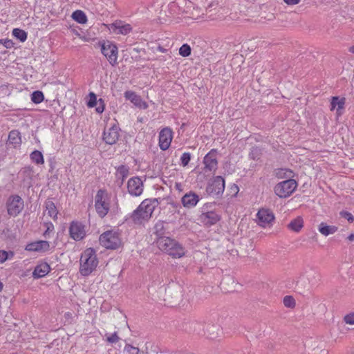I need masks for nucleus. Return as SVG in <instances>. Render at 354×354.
Instances as JSON below:
<instances>
[{
	"instance_id": "nucleus-1",
	"label": "nucleus",
	"mask_w": 354,
	"mask_h": 354,
	"mask_svg": "<svg viewBox=\"0 0 354 354\" xmlns=\"http://www.w3.org/2000/svg\"><path fill=\"white\" fill-rule=\"evenodd\" d=\"M156 198H147L144 200L138 207L131 214L130 218L135 224H142L148 221L158 206Z\"/></svg>"
},
{
	"instance_id": "nucleus-2",
	"label": "nucleus",
	"mask_w": 354,
	"mask_h": 354,
	"mask_svg": "<svg viewBox=\"0 0 354 354\" xmlns=\"http://www.w3.org/2000/svg\"><path fill=\"white\" fill-rule=\"evenodd\" d=\"M96 252L93 248H86L82 254L80 259V272L86 277L91 274L98 265Z\"/></svg>"
},
{
	"instance_id": "nucleus-3",
	"label": "nucleus",
	"mask_w": 354,
	"mask_h": 354,
	"mask_svg": "<svg viewBox=\"0 0 354 354\" xmlns=\"http://www.w3.org/2000/svg\"><path fill=\"white\" fill-rule=\"evenodd\" d=\"M158 248L173 258H181L185 254V248L176 240L169 236L156 239Z\"/></svg>"
},
{
	"instance_id": "nucleus-4",
	"label": "nucleus",
	"mask_w": 354,
	"mask_h": 354,
	"mask_svg": "<svg viewBox=\"0 0 354 354\" xmlns=\"http://www.w3.org/2000/svg\"><path fill=\"white\" fill-rule=\"evenodd\" d=\"M120 235V233L117 231H106L100 236V243L106 249L115 250L122 245V240Z\"/></svg>"
},
{
	"instance_id": "nucleus-5",
	"label": "nucleus",
	"mask_w": 354,
	"mask_h": 354,
	"mask_svg": "<svg viewBox=\"0 0 354 354\" xmlns=\"http://www.w3.org/2000/svg\"><path fill=\"white\" fill-rule=\"evenodd\" d=\"M108 194L105 189H99L95 196V209L97 215L103 218L109 212L110 205L107 202Z\"/></svg>"
},
{
	"instance_id": "nucleus-6",
	"label": "nucleus",
	"mask_w": 354,
	"mask_h": 354,
	"mask_svg": "<svg viewBox=\"0 0 354 354\" xmlns=\"http://www.w3.org/2000/svg\"><path fill=\"white\" fill-rule=\"evenodd\" d=\"M8 214L10 216H17L24 208V201L19 195L10 196L6 203Z\"/></svg>"
},
{
	"instance_id": "nucleus-7",
	"label": "nucleus",
	"mask_w": 354,
	"mask_h": 354,
	"mask_svg": "<svg viewBox=\"0 0 354 354\" xmlns=\"http://www.w3.org/2000/svg\"><path fill=\"white\" fill-rule=\"evenodd\" d=\"M297 187L295 180L288 179L281 181L274 187V193L279 198H287L290 196Z\"/></svg>"
},
{
	"instance_id": "nucleus-8",
	"label": "nucleus",
	"mask_w": 354,
	"mask_h": 354,
	"mask_svg": "<svg viewBox=\"0 0 354 354\" xmlns=\"http://www.w3.org/2000/svg\"><path fill=\"white\" fill-rule=\"evenodd\" d=\"M101 52L106 57L109 64L114 66L117 64L118 49L115 44L110 41L100 44Z\"/></svg>"
},
{
	"instance_id": "nucleus-9",
	"label": "nucleus",
	"mask_w": 354,
	"mask_h": 354,
	"mask_svg": "<svg viewBox=\"0 0 354 354\" xmlns=\"http://www.w3.org/2000/svg\"><path fill=\"white\" fill-rule=\"evenodd\" d=\"M225 190V180L221 176L214 177L206 187L207 193L212 196H221Z\"/></svg>"
},
{
	"instance_id": "nucleus-10",
	"label": "nucleus",
	"mask_w": 354,
	"mask_h": 354,
	"mask_svg": "<svg viewBox=\"0 0 354 354\" xmlns=\"http://www.w3.org/2000/svg\"><path fill=\"white\" fill-rule=\"evenodd\" d=\"M86 226L78 221L70 223L68 232L70 237L75 241L83 240L86 236Z\"/></svg>"
},
{
	"instance_id": "nucleus-11",
	"label": "nucleus",
	"mask_w": 354,
	"mask_h": 354,
	"mask_svg": "<svg viewBox=\"0 0 354 354\" xmlns=\"http://www.w3.org/2000/svg\"><path fill=\"white\" fill-rule=\"evenodd\" d=\"M129 193L133 196H139L143 192V182L138 176L131 178L127 183Z\"/></svg>"
},
{
	"instance_id": "nucleus-12",
	"label": "nucleus",
	"mask_w": 354,
	"mask_h": 354,
	"mask_svg": "<svg viewBox=\"0 0 354 354\" xmlns=\"http://www.w3.org/2000/svg\"><path fill=\"white\" fill-rule=\"evenodd\" d=\"M173 138V132L169 127L162 129L159 133L158 145L162 151H165L170 147Z\"/></svg>"
},
{
	"instance_id": "nucleus-13",
	"label": "nucleus",
	"mask_w": 354,
	"mask_h": 354,
	"mask_svg": "<svg viewBox=\"0 0 354 354\" xmlns=\"http://www.w3.org/2000/svg\"><path fill=\"white\" fill-rule=\"evenodd\" d=\"M203 164L205 165L204 170L205 171L214 172L218 167V161L216 159V150L212 149L209 151L203 158Z\"/></svg>"
},
{
	"instance_id": "nucleus-14",
	"label": "nucleus",
	"mask_w": 354,
	"mask_h": 354,
	"mask_svg": "<svg viewBox=\"0 0 354 354\" xmlns=\"http://www.w3.org/2000/svg\"><path fill=\"white\" fill-rule=\"evenodd\" d=\"M258 224L263 227L271 224L274 220V214L268 209H261L257 214Z\"/></svg>"
},
{
	"instance_id": "nucleus-15",
	"label": "nucleus",
	"mask_w": 354,
	"mask_h": 354,
	"mask_svg": "<svg viewBox=\"0 0 354 354\" xmlns=\"http://www.w3.org/2000/svg\"><path fill=\"white\" fill-rule=\"evenodd\" d=\"M221 218V215L215 211L204 212L200 216V221L207 226L215 225Z\"/></svg>"
},
{
	"instance_id": "nucleus-16",
	"label": "nucleus",
	"mask_w": 354,
	"mask_h": 354,
	"mask_svg": "<svg viewBox=\"0 0 354 354\" xmlns=\"http://www.w3.org/2000/svg\"><path fill=\"white\" fill-rule=\"evenodd\" d=\"M50 249V243L47 241H37L28 243L25 250L29 252H45Z\"/></svg>"
},
{
	"instance_id": "nucleus-17",
	"label": "nucleus",
	"mask_w": 354,
	"mask_h": 354,
	"mask_svg": "<svg viewBox=\"0 0 354 354\" xmlns=\"http://www.w3.org/2000/svg\"><path fill=\"white\" fill-rule=\"evenodd\" d=\"M119 136V128L115 125L105 129L103 133V140L106 144L111 145L116 143Z\"/></svg>"
},
{
	"instance_id": "nucleus-18",
	"label": "nucleus",
	"mask_w": 354,
	"mask_h": 354,
	"mask_svg": "<svg viewBox=\"0 0 354 354\" xmlns=\"http://www.w3.org/2000/svg\"><path fill=\"white\" fill-rule=\"evenodd\" d=\"M109 29L115 34L126 35L131 32L132 27L130 24L119 20L110 24Z\"/></svg>"
},
{
	"instance_id": "nucleus-19",
	"label": "nucleus",
	"mask_w": 354,
	"mask_h": 354,
	"mask_svg": "<svg viewBox=\"0 0 354 354\" xmlns=\"http://www.w3.org/2000/svg\"><path fill=\"white\" fill-rule=\"evenodd\" d=\"M200 201V197L194 192L186 193L181 198L184 207L191 209L194 207Z\"/></svg>"
},
{
	"instance_id": "nucleus-20",
	"label": "nucleus",
	"mask_w": 354,
	"mask_h": 354,
	"mask_svg": "<svg viewBox=\"0 0 354 354\" xmlns=\"http://www.w3.org/2000/svg\"><path fill=\"white\" fill-rule=\"evenodd\" d=\"M50 271V267L46 262L38 263L32 272V277L35 279H39L47 275Z\"/></svg>"
},
{
	"instance_id": "nucleus-21",
	"label": "nucleus",
	"mask_w": 354,
	"mask_h": 354,
	"mask_svg": "<svg viewBox=\"0 0 354 354\" xmlns=\"http://www.w3.org/2000/svg\"><path fill=\"white\" fill-rule=\"evenodd\" d=\"M345 103V97H339V96L332 97L330 100V111L336 109L337 115H342Z\"/></svg>"
},
{
	"instance_id": "nucleus-22",
	"label": "nucleus",
	"mask_w": 354,
	"mask_h": 354,
	"mask_svg": "<svg viewBox=\"0 0 354 354\" xmlns=\"http://www.w3.org/2000/svg\"><path fill=\"white\" fill-rule=\"evenodd\" d=\"M338 230L335 225H328L324 222H322L318 226L319 232L324 236H327L333 234Z\"/></svg>"
},
{
	"instance_id": "nucleus-23",
	"label": "nucleus",
	"mask_w": 354,
	"mask_h": 354,
	"mask_svg": "<svg viewBox=\"0 0 354 354\" xmlns=\"http://www.w3.org/2000/svg\"><path fill=\"white\" fill-rule=\"evenodd\" d=\"M165 223L162 221H158L156 223L153 227V233L156 236V239L163 238L166 234L167 229L165 226Z\"/></svg>"
},
{
	"instance_id": "nucleus-24",
	"label": "nucleus",
	"mask_w": 354,
	"mask_h": 354,
	"mask_svg": "<svg viewBox=\"0 0 354 354\" xmlns=\"http://www.w3.org/2000/svg\"><path fill=\"white\" fill-rule=\"evenodd\" d=\"M304 226V221L301 217H297L288 224V227L289 230L295 232H299Z\"/></svg>"
},
{
	"instance_id": "nucleus-25",
	"label": "nucleus",
	"mask_w": 354,
	"mask_h": 354,
	"mask_svg": "<svg viewBox=\"0 0 354 354\" xmlns=\"http://www.w3.org/2000/svg\"><path fill=\"white\" fill-rule=\"evenodd\" d=\"M46 210L48 212L49 216L54 220L57 219L58 212L57 210L55 203L52 201H46L45 202Z\"/></svg>"
},
{
	"instance_id": "nucleus-26",
	"label": "nucleus",
	"mask_w": 354,
	"mask_h": 354,
	"mask_svg": "<svg viewBox=\"0 0 354 354\" xmlns=\"http://www.w3.org/2000/svg\"><path fill=\"white\" fill-rule=\"evenodd\" d=\"M8 142L15 147L19 145L21 142L20 133L17 130H12L8 134Z\"/></svg>"
},
{
	"instance_id": "nucleus-27",
	"label": "nucleus",
	"mask_w": 354,
	"mask_h": 354,
	"mask_svg": "<svg viewBox=\"0 0 354 354\" xmlns=\"http://www.w3.org/2000/svg\"><path fill=\"white\" fill-rule=\"evenodd\" d=\"M72 18L79 24H84L87 22L86 14L80 10L74 11L72 14Z\"/></svg>"
},
{
	"instance_id": "nucleus-28",
	"label": "nucleus",
	"mask_w": 354,
	"mask_h": 354,
	"mask_svg": "<svg viewBox=\"0 0 354 354\" xmlns=\"http://www.w3.org/2000/svg\"><path fill=\"white\" fill-rule=\"evenodd\" d=\"M30 160L37 165H43L44 159L42 153L40 151L35 150L30 155Z\"/></svg>"
},
{
	"instance_id": "nucleus-29",
	"label": "nucleus",
	"mask_w": 354,
	"mask_h": 354,
	"mask_svg": "<svg viewBox=\"0 0 354 354\" xmlns=\"http://www.w3.org/2000/svg\"><path fill=\"white\" fill-rule=\"evenodd\" d=\"M208 337L212 339H214L218 337V333L221 331L219 326L211 325L209 326L207 329Z\"/></svg>"
},
{
	"instance_id": "nucleus-30",
	"label": "nucleus",
	"mask_w": 354,
	"mask_h": 354,
	"mask_svg": "<svg viewBox=\"0 0 354 354\" xmlns=\"http://www.w3.org/2000/svg\"><path fill=\"white\" fill-rule=\"evenodd\" d=\"M12 35L21 42H24L28 37V33L20 28H14L12 30Z\"/></svg>"
},
{
	"instance_id": "nucleus-31",
	"label": "nucleus",
	"mask_w": 354,
	"mask_h": 354,
	"mask_svg": "<svg viewBox=\"0 0 354 354\" xmlns=\"http://www.w3.org/2000/svg\"><path fill=\"white\" fill-rule=\"evenodd\" d=\"M124 97L131 101L134 104L137 105L140 101V97L134 91H127L124 92Z\"/></svg>"
},
{
	"instance_id": "nucleus-32",
	"label": "nucleus",
	"mask_w": 354,
	"mask_h": 354,
	"mask_svg": "<svg viewBox=\"0 0 354 354\" xmlns=\"http://www.w3.org/2000/svg\"><path fill=\"white\" fill-rule=\"evenodd\" d=\"M44 100V93L40 91H35L31 94V100L35 104H39Z\"/></svg>"
},
{
	"instance_id": "nucleus-33",
	"label": "nucleus",
	"mask_w": 354,
	"mask_h": 354,
	"mask_svg": "<svg viewBox=\"0 0 354 354\" xmlns=\"http://www.w3.org/2000/svg\"><path fill=\"white\" fill-rule=\"evenodd\" d=\"M261 150L257 147H252L249 153V158L253 160H259L261 156Z\"/></svg>"
},
{
	"instance_id": "nucleus-34",
	"label": "nucleus",
	"mask_w": 354,
	"mask_h": 354,
	"mask_svg": "<svg viewBox=\"0 0 354 354\" xmlns=\"http://www.w3.org/2000/svg\"><path fill=\"white\" fill-rule=\"evenodd\" d=\"M129 172V169L126 165H120L117 168V174L122 177V179L126 178Z\"/></svg>"
},
{
	"instance_id": "nucleus-35",
	"label": "nucleus",
	"mask_w": 354,
	"mask_h": 354,
	"mask_svg": "<svg viewBox=\"0 0 354 354\" xmlns=\"http://www.w3.org/2000/svg\"><path fill=\"white\" fill-rule=\"evenodd\" d=\"M283 305L287 308H292L295 306V300L292 296L286 295L283 297Z\"/></svg>"
},
{
	"instance_id": "nucleus-36",
	"label": "nucleus",
	"mask_w": 354,
	"mask_h": 354,
	"mask_svg": "<svg viewBox=\"0 0 354 354\" xmlns=\"http://www.w3.org/2000/svg\"><path fill=\"white\" fill-rule=\"evenodd\" d=\"M140 349L130 344H127L124 348V354H139Z\"/></svg>"
},
{
	"instance_id": "nucleus-37",
	"label": "nucleus",
	"mask_w": 354,
	"mask_h": 354,
	"mask_svg": "<svg viewBox=\"0 0 354 354\" xmlns=\"http://www.w3.org/2000/svg\"><path fill=\"white\" fill-rule=\"evenodd\" d=\"M179 54L183 57H188L191 54V48L187 44H184L179 49Z\"/></svg>"
},
{
	"instance_id": "nucleus-38",
	"label": "nucleus",
	"mask_w": 354,
	"mask_h": 354,
	"mask_svg": "<svg viewBox=\"0 0 354 354\" xmlns=\"http://www.w3.org/2000/svg\"><path fill=\"white\" fill-rule=\"evenodd\" d=\"M191 160V153L189 152H185L180 157V165L183 167L187 166Z\"/></svg>"
},
{
	"instance_id": "nucleus-39",
	"label": "nucleus",
	"mask_w": 354,
	"mask_h": 354,
	"mask_svg": "<svg viewBox=\"0 0 354 354\" xmlns=\"http://www.w3.org/2000/svg\"><path fill=\"white\" fill-rule=\"evenodd\" d=\"M106 341L110 344L117 343L120 339V337H118L117 332H114L112 334L106 333Z\"/></svg>"
},
{
	"instance_id": "nucleus-40",
	"label": "nucleus",
	"mask_w": 354,
	"mask_h": 354,
	"mask_svg": "<svg viewBox=\"0 0 354 354\" xmlns=\"http://www.w3.org/2000/svg\"><path fill=\"white\" fill-rule=\"evenodd\" d=\"M88 96L89 99L87 103L88 106L92 108L97 106V102L96 95L94 93L91 92L89 93Z\"/></svg>"
},
{
	"instance_id": "nucleus-41",
	"label": "nucleus",
	"mask_w": 354,
	"mask_h": 354,
	"mask_svg": "<svg viewBox=\"0 0 354 354\" xmlns=\"http://www.w3.org/2000/svg\"><path fill=\"white\" fill-rule=\"evenodd\" d=\"M33 173L34 171L32 166H26L21 169V174L30 179L32 178Z\"/></svg>"
},
{
	"instance_id": "nucleus-42",
	"label": "nucleus",
	"mask_w": 354,
	"mask_h": 354,
	"mask_svg": "<svg viewBox=\"0 0 354 354\" xmlns=\"http://www.w3.org/2000/svg\"><path fill=\"white\" fill-rule=\"evenodd\" d=\"M339 214L342 217L346 218L349 223H353L354 221L353 215L347 211H342Z\"/></svg>"
},
{
	"instance_id": "nucleus-43",
	"label": "nucleus",
	"mask_w": 354,
	"mask_h": 354,
	"mask_svg": "<svg viewBox=\"0 0 354 354\" xmlns=\"http://www.w3.org/2000/svg\"><path fill=\"white\" fill-rule=\"evenodd\" d=\"M344 321L346 324L353 325L354 324V313H351L346 315L344 317Z\"/></svg>"
},
{
	"instance_id": "nucleus-44",
	"label": "nucleus",
	"mask_w": 354,
	"mask_h": 354,
	"mask_svg": "<svg viewBox=\"0 0 354 354\" xmlns=\"http://www.w3.org/2000/svg\"><path fill=\"white\" fill-rule=\"evenodd\" d=\"M44 225L46 226V230L44 232V236L45 237H47L49 233L53 232V230H54V225H53V224L51 222L45 223Z\"/></svg>"
},
{
	"instance_id": "nucleus-45",
	"label": "nucleus",
	"mask_w": 354,
	"mask_h": 354,
	"mask_svg": "<svg viewBox=\"0 0 354 354\" xmlns=\"http://www.w3.org/2000/svg\"><path fill=\"white\" fill-rule=\"evenodd\" d=\"M8 259H10L8 252L0 250V263H4Z\"/></svg>"
},
{
	"instance_id": "nucleus-46",
	"label": "nucleus",
	"mask_w": 354,
	"mask_h": 354,
	"mask_svg": "<svg viewBox=\"0 0 354 354\" xmlns=\"http://www.w3.org/2000/svg\"><path fill=\"white\" fill-rule=\"evenodd\" d=\"M98 102H99V105L96 107V111L98 113H102L104 110V101L102 100V99L100 98Z\"/></svg>"
},
{
	"instance_id": "nucleus-47",
	"label": "nucleus",
	"mask_w": 354,
	"mask_h": 354,
	"mask_svg": "<svg viewBox=\"0 0 354 354\" xmlns=\"http://www.w3.org/2000/svg\"><path fill=\"white\" fill-rule=\"evenodd\" d=\"M288 5H296L299 3L300 0H283Z\"/></svg>"
},
{
	"instance_id": "nucleus-48",
	"label": "nucleus",
	"mask_w": 354,
	"mask_h": 354,
	"mask_svg": "<svg viewBox=\"0 0 354 354\" xmlns=\"http://www.w3.org/2000/svg\"><path fill=\"white\" fill-rule=\"evenodd\" d=\"M3 46L7 48H10L12 46V41L11 40L6 39L3 42Z\"/></svg>"
},
{
	"instance_id": "nucleus-49",
	"label": "nucleus",
	"mask_w": 354,
	"mask_h": 354,
	"mask_svg": "<svg viewBox=\"0 0 354 354\" xmlns=\"http://www.w3.org/2000/svg\"><path fill=\"white\" fill-rule=\"evenodd\" d=\"M231 189H232L233 192H235V194H236L238 193V192L239 191V187H238L236 185H235V184H234V185L232 186Z\"/></svg>"
},
{
	"instance_id": "nucleus-50",
	"label": "nucleus",
	"mask_w": 354,
	"mask_h": 354,
	"mask_svg": "<svg viewBox=\"0 0 354 354\" xmlns=\"http://www.w3.org/2000/svg\"><path fill=\"white\" fill-rule=\"evenodd\" d=\"M347 239L351 241V242H353L354 241V234L352 233L350 235H348V236L347 237Z\"/></svg>"
},
{
	"instance_id": "nucleus-51",
	"label": "nucleus",
	"mask_w": 354,
	"mask_h": 354,
	"mask_svg": "<svg viewBox=\"0 0 354 354\" xmlns=\"http://www.w3.org/2000/svg\"><path fill=\"white\" fill-rule=\"evenodd\" d=\"M158 49L161 53H165L166 51V50L162 46H159Z\"/></svg>"
},
{
	"instance_id": "nucleus-52",
	"label": "nucleus",
	"mask_w": 354,
	"mask_h": 354,
	"mask_svg": "<svg viewBox=\"0 0 354 354\" xmlns=\"http://www.w3.org/2000/svg\"><path fill=\"white\" fill-rule=\"evenodd\" d=\"M8 256L10 257V259H12L14 257V252L12 251L8 252Z\"/></svg>"
},
{
	"instance_id": "nucleus-53",
	"label": "nucleus",
	"mask_w": 354,
	"mask_h": 354,
	"mask_svg": "<svg viewBox=\"0 0 354 354\" xmlns=\"http://www.w3.org/2000/svg\"><path fill=\"white\" fill-rule=\"evenodd\" d=\"M349 52L354 54V45L349 48Z\"/></svg>"
},
{
	"instance_id": "nucleus-54",
	"label": "nucleus",
	"mask_w": 354,
	"mask_h": 354,
	"mask_svg": "<svg viewBox=\"0 0 354 354\" xmlns=\"http://www.w3.org/2000/svg\"><path fill=\"white\" fill-rule=\"evenodd\" d=\"M167 354H184V353L182 352L178 351V352H175V353H167Z\"/></svg>"
},
{
	"instance_id": "nucleus-55",
	"label": "nucleus",
	"mask_w": 354,
	"mask_h": 354,
	"mask_svg": "<svg viewBox=\"0 0 354 354\" xmlns=\"http://www.w3.org/2000/svg\"><path fill=\"white\" fill-rule=\"evenodd\" d=\"M3 283L0 281V292L3 290Z\"/></svg>"
},
{
	"instance_id": "nucleus-56",
	"label": "nucleus",
	"mask_w": 354,
	"mask_h": 354,
	"mask_svg": "<svg viewBox=\"0 0 354 354\" xmlns=\"http://www.w3.org/2000/svg\"><path fill=\"white\" fill-rule=\"evenodd\" d=\"M157 354H167V353H162V352H160V353H158Z\"/></svg>"
}]
</instances>
